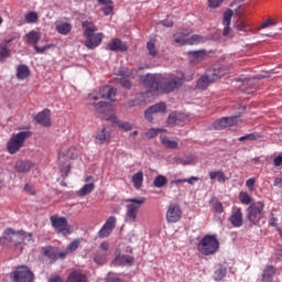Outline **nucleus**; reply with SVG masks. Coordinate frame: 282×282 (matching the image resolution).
Returning a JSON list of instances; mask_svg holds the SVG:
<instances>
[{
	"instance_id": "1",
	"label": "nucleus",
	"mask_w": 282,
	"mask_h": 282,
	"mask_svg": "<svg viewBox=\"0 0 282 282\" xmlns=\"http://www.w3.org/2000/svg\"><path fill=\"white\" fill-rule=\"evenodd\" d=\"M184 73L182 70H177L175 73H171L167 76L161 75L160 82V94H171V91H175L178 87H182V83H184Z\"/></svg>"
},
{
	"instance_id": "2",
	"label": "nucleus",
	"mask_w": 282,
	"mask_h": 282,
	"mask_svg": "<svg viewBox=\"0 0 282 282\" xmlns=\"http://www.w3.org/2000/svg\"><path fill=\"white\" fill-rule=\"evenodd\" d=\"M144 202H147V198L142 196L126 199V224H135L138 214L140 213V208H142Z\"/></svg>"
},
{
	"instance_id": "3",
	"label": "nucleus",
	"mask_w": 282,
	"mask_h": 282,
	"mask_svg": "<svg viewBox=\"0 0 282 282\" xmlns=\"http://www.w3.org/2000/svg\"><path fill=\"white\" fill-rule=\"evenodd\" d=\"M197 250L198 252H200V254H204L205 257L216 254V252H219V240L216 236L206 235L198 242Z\"/></svg>"
},
{
	"instance_id": "4",
	"label": "nucleus",
	"mask_w": 282,
	"mask_h": 282,
	"mask_svg": "<svg viewBox=\"0 0 282 282\" xmlns=\"http://www.w3.org/2000/svg\"><path fill=\"white\" fill-rule=\"evenodd\" d=\"M32 135V132L30 131H20L18 133H13L9 141L7 142V151L11 155H14V153H19L21 149L23 148V144H25V140Z\"/></svg>"
},
{
	"instance_id": "5",
	"label": "nucleus",
	"mask_w": 282,
	"mask_h": 282,
	"mask_svg": "<svg viewBox=\"0 0 282 282\" xmlns=\"http://www.w3.org/2000/svg\"><path fill=\"white\" fill-rule=\"evenodd\" d=\"M265 208V203L259 200L252 203L247 208L246 219L251 223L252 226H259L261 219H263V209Z\"/></svg>"
},
{
	"instance_id": "6",
	"label": "nucleus",
	"mask_w": 282,
	"mask_h": 282,
	"mask_svg": "<svg viewBox=\"0 0 282 282\" xmlns=\"http://www.w3.org/2000/svg\"><path fill=\"white\" fill-rule=\"evenodd\" d=\"M96 26H86L84 30L85 45L88 50H96L102 43V33H96Z\"/></svg>"
},
{
	"instance_id": "7",
	"label": "nucleus",
	"mask_w": 282,
	"mask_h": 282,
	"mask_svg": "<svg viewBox=\"0 0 282 282\" xmlns=\"http://www.w3.org/2000/svg\"><path fill=\"white\" fill-rule=\"evenodd\" d=\"M13 282H34V273L29 267H17L10 274Z\"/></svg>"
},
{
	"instance_id": "8",
	"label": "nucleus",
	"mask_w": 282,
	"mask_h": 282,
	"mask_svg": "<svg viewBox=\"0 0 282 282\" xmlns=\"http://www.w3.org/2000/svg\"><path fill=\"white\" fill-rule=\"evenodd\" d=\"M224 76V72L217 69V68H210L207 70V74L202 76L197 80V89H206L210 83H215V80H219Z\"/></svg>"
},
{
	"instance_id": "9",
	"label": "nucleus",
	"mask_w": 282,
	"mask_h": 282,
	"mask_svg": "<svg viewBox=\"0 0 282 282\" xmlns=\"http://www.w3.org/2000/svg\"><path fill=\"white\" fill-rule=\"evenodd\" d=\"M51 224L54 230L58 232V235H63L64 237H67V235H72V229L69 228L67 218L51 216Z\"/></svg>"
},
{
	"instance_id": "10",
	"label": "nucleus",
	"mask_w": 282,
	"mask_h": 282,
	"mask_svg": "<svg viewBox=\"0 0 282 282\" xmlns=\"http://www.w3.org/2000/svg\"><path fill=\"white\" fill-rule=\"evenodd\" d=\"M19 237L25 245L34 243V237H32V232H25L23 230L15 232L12 230V228L6 229L3 232V239H19Z\"/></svg>"
},
{
	"instance_id": "11",
	"label": "nucleus",
	"mask_w": 282,
	"mask_h": 282,
	"mask_svg": "<svg viewBox=\"0 0 282 282\" xmlns=\"http://www.w3.org/2000/svg\"><path fill=\"white\" fill-rule=\"evenodd\" d=\"M141 80L148 89L154 91L155 94L160 93V82L162 80L161 74H147L141 77Z\"/></svg>"
},
{
	"instance_id": "12",
	"label": "nucleus",
	"mask_w": 282,
	"mask_h": 282,
	"mask_svg": "<svg viewBox=\"0 0 282 282\" xmlns=\"http://www.w3.org/2000/svg\"><path fill=\"white\" fill-rule=\"evenodd\" d=\"M25 36L26 43H29V45H32L37 54H45V52L50 50V45L39 47V41H41V32L32 30L26 33Z\"/></svg>"
},
{
	"instance_id": "13",
	"label": "nucleus",
	"mask_w": 282,
	"mask_h": 282,
	"mask_svg": "<svg viewBox=\"0 0 282 282\" xmlns=\"http://www.w3.org/2000/svg\"><path fill=\"white\" fill-rule=\"evenodd\" d=\"M98 96H95L94 94L88 95V100H89V105H93V107H95L96 111L99 112L104 120H107V118H109V116L111 115H107V111H111V105H108L105 101H99L96 102V100H98Z\"/></svg>"
},
{
	"instance_id": "14",
	"label": "nucleus",
	"mask_w": 282,
	"mask_h": 282,
	"mask_svg": "<svg viewBox=\"0 0 282 282\" xmlns=\"http://www.w3.org/2000/svg\"><path fill=\"white\" fill-rule=\"evenodd\" d=\"M41 259L43 263L52 265V263H56V261H58V251L56 248L51 246L42 247Z\"/></svg>"
},
{
	"instance_id": "15",
	"label": "nucleus",
	"mask_w": 282,
	"mask_h": 282,
	"mask_svg": "<svg viewBox=\"0 0 282 282\" xmlns=\"http://www.w3.org/2000/svg\"><path fill=\"white\" fill-rule=\"evenodd\" d=\"M165 218L167 224H177V221L182 219V208H180V205L175 203L170 204L165 214Z\"/></svg>"
},
{
	"instance_id": "16",
	"label": "nucleus",
	"mask_w": 282,
	"mask_h": 282,
	"mask_svg": "<svg viewBox=\"0 0 282 282\" xmlns=\"http://www.w3.org/2000/svg\"><path fill=\"white\" fill-rule=\"evenodd\" d=\"M117 221L116 216H110L98 231L99 239H107V237L113 232Z\"/></svg>"
},
{
	"instance_id": "17",
	"label": "nucleus",
	"mask_w": 282,
	"mask_h": 282,
	"mask_svg": "<svg viewBox=\"0 0 282 282\" xmlns=\"http://www.w3.org/2000/svg\"><path fill=\"white\" fill-rule=\"evenodd\" d=\"M239 122V116L224 117L214 122L213 127L217 131H221V129H226L228 127H235Z\"/></svg>"
},
{
	"instance_id": "18",
	"label": "nucleus",
	"mask_w": 282,
	"mask_h": 282,
	"mask_svg": "<svg viewBox=\"0 0 282 282\" xmlns=\"http://www.w3.org/2000/svg\"><path fill=\"white\" fill-rule=\"evenodd\" d=\"M18 39H21V36L19 34H13L10 37H7L2 41V43L0 44V61L3 62L6 61V58H8L10 56V48H8V45H10V43H14V41H17Z\"/></svg>"
},
{
	"instance_id": "19",
	"label": "nucleus",
	"mask_w": 282,
	"mask_h": 282,
	"mask_svg": "<svg viewBox=\"0 0 282 282\" xmlns=\"http://www.w3.org/2000/svg\"><path fill=\"white\" fill-rule=\"evenodd\" d=\"M229 223L234 228H241L243 226V212L241 207H237L229 217Z\"/></svg>"
},
{
	"instance_id": "20",
	"label": "nucleus",
	"mask_w": 282,
	"mask_h": 282,
	"mask_svg": "<svg viewBox=\"0 0 282 282\" xmlns=\"http://www.w3.org/2000/svg\"><path fill=\"white\" fill-rule=\"evenodd\" d=\"M204 41V37L194 34V35H186L184 37L176 36V43H180V45H195L197 43H202Z\"/></svg>"
},
{
	"instance_id": "21",
	"label": "nucleus",
	"mask_w": 282,
	"mask_h": 282,
	"mask_svg": "<svg viewBox=\"0 0 282 282\" xmlns=\"http://www.w3.org/2000/svg\"><path fill=\"white\" fill-rule=\"evenodd\" d=\"M35 122L37 124H42V127H50L52 124V121L50 119V109H44L41 112H39L34 117Z\"/></svg>"
},
{
	"instance_id": "22",
	"label": "nucleus",
	"mask_w": 282,
	"mask_h": 282,
	"mask_svg": "<svg viewBox=\"0 0 282 282\" xmlns=\"http://www.w3.org/2000/svg\"><path fill=\"white\" fill-rule=\"evenodd\" d=\"M32 169H34V163L31 161H18L15 164V173L20 176L25 175V173H29Z\"/></svg>"
},
{
	"instance_id": "23",
	"label": "nucleus",
	"mask_w": 282,
	"mask_h": 282,
	"mask_svg": "<svg viewBox=\"0 0 282 282\" xmlns=\"http://www.w3.org/2000/svg\"><path fill=\"white\" fill-rule=\"evenodd\" d=\"M116 88L111 86H102L99 89V96L101 98H106V100H110L111 102H116Z\"/></svg>"
},
{
	"instance_id": "24",
	"label": "nucleus",
	"mask_w": 282,
	"mask_h": 282,
	"mask_svg": "<svg viewBox=\"0 0 282 282\" xmlns=\"http://www.w3.org/2000/svg\"><path fill=\"white\" fill-rule=\"evenodd\" d=\"M94 188H96V186L94 185V176H87L86 184L77 192V195L79 197H85V195H89V193H93Z\"/></svg>"
},
{
	"instance_id": "25",
	"label": "nucleus",
	"mask_w": 282,
	"mask_h": 282,
	"mask_svg": "<svg viewBox=\"0 0 282 282\" xmlns=\"http://www.w3.org/2000/svg\"><path fill=\"white\" fill-rule=\"evenodd\" d=\"M106 120H108L109 122H112V124H117L118 127H120V129H123V131H131V129H133V126L130 122L120 121V119H118L116 113H110L109 117H106Z\"/></svg>"
},
{
	"instance_id": "26",
	"label": "nucleus",
	"mask_w": 282,
	"mask_h": 282,
	"mask_svg": "<svg viewBox=\"0 0 282 282\" xmlns=\"http://www.w3.org/2000/svg\"><path fill=\"white\" fill-rule=\"evenodd\" d=\"M108 50H110V52H127L128 47L127 44L122 42V40L112 39L108 43Z\"/></svg>"
},
{
	"instance_id": "27",
	"label": "nucleus",
	"mask_w": 282,
	"mask_h": 282,
	"mask_svg": "<svg viewBox=\"0 0 282 282\" xmlns=\"http://www.w3.org/2000/svg\"><path fill=\"white\" fill-rule=\"evenodd\" d=\"M65 158H72V155H69V153L65 154V153H59L58 155V164L61 167V173L63 177H67V173H69L72 166L69 165V163H63L65 162Z\"/></svg>"
},
{
	"instance_id": "28",
	"label": "nucleus",
	"mask_w": 282,
	"mask_h": 282,
	"mask_svg": "<svg viewBox=\"0 0 282 282\" xmlns=\"http://www.w3.org/2000/svg\"><path fill=\"white\" fill-rule=\"evenodd\" d=\"M231 21H232V10H228L224 13V18H223V25H224L223 36H229Z\"/></svg>"
},
{
	"instance_id": "29",
	"label": "nucleus",
	"mask_w": 282,
	"mask_h": 282,
	"mask_svg": "<svg viewBox=\"0 0 282 282\" xmlns=\"http://www.w3.org/2000/svg\"><path fill=\"white\" fill-rule=\"evenodd\" d=\"M111 140V133L107 131V129H101L97 132V135L95 138L96 144H106V142H109Z\"/></svg>"
},
{
	"instance_id": "30",
	"label": "nucleus",
	"mask_w": 282,
	"mask_h": 282,
	"mask_svg": "<svg viewBox=\"0 0 282 282\" xmlns=\"http://www.w3.org/2000/svg\"><path fill=\"white\" fill-rule=\"evenodd\" d=\"M276 274V268L274 265H267L262 272V282H272Z\"/></svg>"
},
{
	"instance_id": "31",
	"label": "nucleus",
	"mask_w": 282,
	"mask_h": 282,
	"mask_svg": "<svg viewBox=\"0 0 282 282\" xmlns=\"http://www.w3.org/2000/svg\"><path fill=\"white\" fill-rule=\"evenodd\" d=\"M65 282H87V276L80 271H73L68 274Z\"/></svg>"
},
{
	"instance_id": "32",
	"label": "nucleus",
	"mask_w": 282,
	"mask_h": 282,
	"mask_svg": "<svg viewBox=\"0 0 282 282\" xmlns=\"http://www.w3.org/2000/svg\"><path fill=\"white\" fill-rule=\"evenodd\" d=\"M182 118H186V115L171 112L167 117V124H170V127H173L175 124H182Z\"/></svg>"
},
{
	"instance_id": "33",
	"label": "nucleus",
	"mask_w": 282,
	"mask_h": 282,
	"mask_svg": "<svg viewBox=\"0 0 282 282\" xmlns=\"http://www.w3.org/2000/svg\"><path fill=\"white\" fill-rule=\"evenodd\" d=\"M189 63H199V61H204V56H206L205 51H189L187 53Z\"/></svg>"
},
{
	"instance_id": "34",
	"label": "nucleus",
	"mask_w": 282,
	"mask_h": 282,
	"mask_svg": "<svg viewBox=\"0 0 282 282\" xmlns=\"http://www.w3.org/2000/svg\"><path fill=\"white\" fill-rule=\"evenodd\" d=\"M55 30H56V32H58V34H62L63 36H67V34H69V32H72V23L59 22L55 25Z\"/></svg>"
},
{
	"instance_id": "35",
	"label": "nucleus",
	"mask_w": 282,
	"mask_h": 282,
	"mask_svg": "<svg viewBox=\"0 0 282 282\" xmlns=\"http://www.w3.org/2000/svg\"><path fill=\"white\" fill-rule=\"evenodd\" d=\"M30 76V67L25 64H21L17 68V78L19 80H25Z\"/></svg>"
},
{
	"instance_id": "36",
	"label": "nucleus",
	"mask_w": 282,
	"mask_h": 282,
	"mask_svg": "<svg viewBox=\"0 0 282 282\" xmlns=\"http://www.w3.org/2000/svg\"><path fill=\"white\" fill-rule=\"evenodd\" d=\"M133 257L126 254V256H119L113 260V263H119V265H128L131 267L133 265Z\"/></svg>"
},
{
	"instance_id": "37",
	"label": "nucleus",
	"mask_w": 282,
	"mask_h": 282,
	"mask_svg": "<svg viewBox=\"0 0 282 282\" xmlns=\"http://www.w3.org/2000/svg\"><path fill=\"white\" fill-rule=\"evenodd\" d=\"M143 182H144V173H142V171H139L132 175V184L134 188H137V191L142 188Z\"/></svg>"
},
{
	"instance_id": "38",
	"label": "nucleus",
	"mask_w": 282,
	"mask_h": 282,
	"mask_svg": "<svg viewBox=\"0 0 282 282\" xmlns=\"http://www.w3.org/2000/svg\"><path fill=\"white\" fill-rule=\"evenodd\" d=\"M210 180H217L220 184H224L228 180L221 170L209 172Z\"/></svg>"
},
{
	"instance_id": "39",
	"label": "nucleus",
	"mask_w": 282,
	"mask_h": 282,
	"mask_svg": "<svg viewBox=\"0 0 282 282\" xmlns=\"http://www.w3.org/2000/svg\"><path fill=\"white\" fill-rule=\"evenodd\" d=\"M236 83H241V85H238V86L235 85V87H239V89L241 91H245V94H250V90L245 88L246 85H250V78L241 76V77L236 79Z\"/></svg>"
},
{
	"instance_id": "40",
	"label": "nucleus",
	"mask_w": 282,
	"mask_h": 282,
	"mask_svg": "<svg viewBox=\"0 0 282 282\" xmlns=\"http://www.w3.org/2000/svg\"><path fill=\"white\" fill-rule=\"evenodd\" d=\"M167 182H169V178H166V176L160 174L156 177H154L153 186L155 188H162L163 186H166Z\"/></svg>"
},
{
	"instance_id": "41",
	"label": "nucleus",
	"mask_w": 282,
	"mask_h": 282,
	"mask_svg": "<svg viewBox=\"0 0 282 282\" xmlns=\"http://www.w3.org/2000/svg\"><path fill=\"white\" fill-rule=\"evenodd\" d=\"M239 202L245 206H250L252 204V196H250L247 192H240Z\"/></svg>"
},
{
	"instance_id": "42",
	"label": "nucleus",
	"mask_w": 282,
	"mask_h": 282,
	"mask_svg": "<svg viewBox=\"0 0 282 282\" xmlns=\"http://www.w3.org/2000/svg\"><path fill=\"white\" fill-rule=\"evenodd\" d=\"M234 28L235 30H238V32H250V26L243 20L236 21Z\"/></svg>"
},
{
	"instance_id": "43",
	"label": "nucleus",
	"mask_w": 282,
	"mask_h": 282,
	"mask_svg": "<svg viewBox=\"0 0 282 282\" xmlns=\"http://www.w3.org/2000/svg\"><path fill=\"white\" fill-rule=\"evenodd\" d=\"M197 162V156L187 155L184 159H178L177 163L183 164V166H188L191 164H195Z\"/></svg>"
},
{
	"instance_id": "44",
	"label": "nucleus",
	"mask_w": 282,
	"mask_h": 282,
	"mask_svg": "<svg viewBox=\"0 0 282 282\" xmlns=\"http://www.w3.org/2000/svg\"><path fill=\"white\" fill-rule=\"evenodd\" d=\"M82 241L83 239L77 238L68 243V246L66 247L67 252H69V254H72V252H76L77 248H80Z\"/></svg>"
},
{
	"instance_id": "45",
	"label": "nucleus",
	"mask_w": 282,
	"mask_h": 282,
	"mask_svg": "<svg viewBox=\"0 0 282 282\" xmlns=\"http://www.w3.org/2000/svg\"><path fill=\"white\" fill-rule=\"evenodd\" d=\"M161 143L167 149H177V141H173L167 137H161Z\"/></svg>"
},
{
	"instance_id": "46",
	"label": "nucleus",
	"mask_w": 282,
	"mask_h": 282,
	"mask_svg": "<svg viewBox=\"0 0 282 282\" xmlns=\"http://www.w3.org/2000/svg\"><path fill=\"white\" fill-rule=\"evenodd\" d=\"M226 274H227L226 267L219 265L218 269L214 273L215 281H221V279H224V276H226Z\"/></svg>"
},
{
	"instance_id": "47",
	"label": "nucleus",
	"mask_w": 282,
	"mask_h": 282,
	"mask_svg": "<svg viewBox=\"0 0 282 282\" xmlns=\"http://www.w3.org/2000/svg\"><path fill=\"white\" fill-rule=\"evenodd\" d=\"M150 109L154 113H164V111H166V104L159 102V104L150 106Z\"/></svg>"
},
{
	"instance_id": "48",
	"label": "nucleus",
	"mask_w": 282,
	"mask_h": 282,
	"mask_svg": "<svg viewBox=\"0 0 282 282\" xmlns=\"http://www.w3.org/2000/svg\"><path fill=\"white\" fill-rule=\"evenodd\" d=\"M147 50H148L150 56H152V57L158 56V48H155V40H150L147 43Z\"/></svg>"
},
{
	"instance_id": "49",
	"label": "nucleus",
	"mask_w": 282,
	"mask_h": 282,
	"mask_svg": "<svg viewBox=\"0 0 282 282\" xmlns=\"http://www.w3.org/2000/svg\"><path fill=\"white\" fill-rule=\"evenodd\" d=\"M26 23H39V13L34 11H30L25 14Z\"/></svg>"
},
{
	"instance_id": "50",
	"label": "nucleus",
	"mask_w": 282,
	"mask_h": 282,
	"mask_svg": "<svg viewBox=\"0 0 282 282\" xmlns=\"http://www.w3.org/2000/svg\"><path fill=\"white\" fill-rule=\"evenodd\" d=\"M143 102H144V94L139 93V94L135 95V99L132 100L131 104H129V107H135L138 105L143 104Z\"/></svg>"
},
{
	"instance_id": "51",
	"label": "nucleus",
	"mask_w": 282,
	"mask_h": 282,
	"mask_svg": "<svg viewBox=\"0 0 282 282\" xmlns=\"http://www.w3.org/2000/svg\"><path fill=\"white\" fill-rule=\"evenodd\" d=\"M177 36H178V39H184V36H187V39H189L191 32H188V30H184V29L178 30V31L174 34V41H175V43H177Z\"/></svg>"
},
{
	"instance_id": "52",
	"label": "nucleus",
	"mask_w": 282,
	"mask_h": 282,
	"mask_svg": "<svg viewBox=\"0 0 282 282\" xmlns=\"http://www.w3.org/2000/svg\"><path fill=\"white\" fill-rule=\"evenodd\" d=\"M162 129H155V128H151L150 130H148L145 132V138H148L149 140L155 138L156 135H159V133H162Z\"/></svg>"
},
{
	"instance_id": "53",
	"label": "nucleus",
	"mask_w": 282,
	"mask_h": 282,
	"mask_svg": "<svg viewBox=\"0 0 282 282\" xmlns=\"http://www.w3.org/2000/svg\"><path fill=\"white\" fill-rule=\"evenodd\" d=\"M106 261H107V256L105 253L97 252L95 254V263H97L98 265H104Z\"/></svg>"
},
{
	"instance_id": "54",
	"label": "nucleus",
	"mask_w": 282,
	"mask_h": 282,
	"mask_svg": "<svg viewBox=\"0 0 282 282\" xmlns=\"http://www.w3.org/2000/svg\"><path fill=\"white\" fill-rule=\"evenodd\" d=\"M257 138H259V135H257V133H249V134L238 138V141L246 142V140H248L249 142H252V141L257 140Z\"/></svg>"
},
{
	"instance_id": "55",
	"label": "nucleus",
	"mask_w": 282,
	"mask_h": 282,
	"mask_svg": "<svg viewBox=\"0 0 282 282\" xmlns=\"http://www.w3.org/2000/svg\"><path fill=\"white\" fill-rule=\"evenodd\" d=\"M153 113H155L150 107L144 111V118L148 122H153Z\"/></svg>"
},
{
	"instance_id": "56",
	"label": "nucleus",
	"mask_w": 282,
	"mask_h": 282,
	"mask_svg": "<svg viewBox=\"0 0 282 282\" xmlns=\"http://www.w3.org/2000/svg\"><path fill=\"white\" fill-rule=\"evenodd\" d=\"M101 10L106 17H109V14L113 13V7L111 4H104Z\"/></svg>"
},
{
	"instance_id": "57",
	"label": "nucleus",
	"mask_w": 282,
	"mask_h": 282,
	"mask_svg": "<svg viewBox=\"0 0 282 282\" xmlns=\"http://www.w3.org/2000/svg\"><path fill=\"white\" fill-rule=\"evenodd\" d=\"M257 183V178L256 177H251V178H248L246 181V186L247 188H249V191H254V184Z\"/></svg>"
},
{
	"instance_id": "58",
	"label": "nucleus",
	"mask_w": 282,
	"mask_h": 282,
	"mask_svg": "<svg viewBox=\"0 0 282 282\" xmlns=\"http://www.w3.org/2000/svg\"><path fill=\"white\" fill-rule=\"evenodd\" d=\"M106 282H122V280L116 273H108Z\"/></svg>"
},
{
	"instance_id": "59",
	"label": "nucleus",
	"mask_w": 282,
	"mask_h": 282,
	"mask_svg": "<svg viewBox=\"0 0 282 282\" xmlns=\"http://www.w3.org/2000/svg\"><path fill=\"white\" fill-rule=\"evenodd\" d=\"M120 85L124 87V89L131 88V80H129V77H121L120 78Z\"/></svg>"
},
{
	"instance_id": "60",
	"label": "nucleus",
	"mask_w": 282,
	"mask_h": 282,
	"mask_svg": "<svg viewBox=\"0 0 282 282\" xmlns=\"http://www.w3.org/2000/svg\"><path fill=\"white\" fill-rule=\"evenodd\" d=\"M209 8H219L221 3H224V0H208Z\"/></svg>"
},
{
	"instance_id": "61",
	"label": "nucleus",
	"mask_w": 282,
	"mask_h": 282,
	"mask_svg": "<svg viewBox=\"0 0 282 282\" xmlns=\"http://www.w3.org/2000/svg\"><path fill=\"white\" fill-rule=\"evenodd\" d=\"M269 226L276 228V226H279V218L274 217V215H271L269 219Z\"/></svg>"
},
{
	"instance_id": "62",
	"label": "nucleus",
	"mask_w": 282,
	"mask_h": 282,
	"mask_svg": "<svg viewBox=\"0 0 282 282\" xmlns=\"http://www.w3.org/2000/svg\"><path fill=\"white\" fill-rule=\"evenodd\" d=\"M273 164H274V166H281V164H282V155L275 156L274 160H273Z\"/></svg>"
},
{
	"instance_id": "63",
	"label": "nucleus",
	"mask_w": 282,
	"mask_h": 282,
	"mask_svg": "<svg viewBox=\"0 0 282 282\" xmlns=\"http://www.w3.org/2000/svg\"><path fill=\"white\" fill-rule=\"evenodd\" d=\"M273 186H278V188H281L282 186V178L281 177H275L273 182Z\"/></svg>"
},
{
	"instance_id": "64",
	"label": "nucleus",
	"mask_w": 282,
	"mask_h": 282,
	"mask_svg": "<svg viewBox=\"0 0 282 282\" xmlns=\"http://www.w3.org/2000/svg\"><path fill=\"white\" fill-rule=\"evenodd\" d=\"M48 282H63V279L58 275L52 276Z\"/></svg>"
}]
</instances>
